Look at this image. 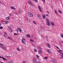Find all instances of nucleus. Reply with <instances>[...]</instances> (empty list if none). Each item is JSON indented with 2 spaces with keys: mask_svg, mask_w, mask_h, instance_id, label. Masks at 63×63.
<instances>
[{
  "mask_svg": "<svg viewBox=\"0 0 63 63\" xmlns=\"http://www.w3.org/2000/svg\"><path fill=\"white\" fill-rule=\"evenodd\" d=\"M28 15L30 16V17H33V15H32V14L31 13L29 12H28Z\"/></svg>",
  "mask_w": 63,
  "mask_h": 63,
  "instance_id": "1",
  "label": "nucleus"
},
{
  "mask_svg": "<svg viewBox=\"0 0 63 63\" xmlns=\"http://www.w3.org/2000/svg\"><path fill=\"white\" fill-rule=\"evenodd\" d=\"M16 31L17 32H18L19 31L20 33V32H21L22 30H21V29H20V28H18L16 29Z\"/></svg>",
  "mask_w": 63,
  "mask_h": 63,
  "instance_id": "2",
  "label": "nucleus"
},
{
  "mask_svg": "<svg viewBox=\"0 0 63 63\" xmlns=\"http://www.w3.org/2000/svg\"><path fill=\"white\" fill-rule=\"evenodd\" d=\"M46 20H47V25H50V23H49V21L48 19L47 18H46Z\"/></svg>",
  "mask_w": 63,
  "mask_h": 63,
  "instance_id": "3",
  "label": "nucleus"
},
{
  "mask_svg": "<svg viewBox=\"0 0 63 63\" xmlns=\"http://www.w3.org/2000/svg\"><path fill=\"white\" fill-rule=\"evenodd\" d=\"M28 3L29 4H30V5H31V6H33V4H32V3L31 2V1L30 0H29L28 1Z\"/></svg>",
  "mask_w": 63,
  "mask_h": 63,
  "instance_id": "4",
  "label": "nucleus"
},
{
  "mask_svg": "<svg viewBox=\"0 0 63 63\" xmlns=\"http://www.w3.org/2000/svg\"><path fill=\"white\" fill-rule=\"evenodd\" d=\"M22 41L23 44H25L26 41L25 39L23 38L22 40Z\"/></svg>",
  "mask_w": 63,
  "mask_h": 63,
  "instance_id": "5",
  "label": "nucleus"
},
{
  "mask_svg": "<svg viewBox=\"0 0 63 63\" xmlns=\"http://www.w3.org/2000/svg\"><path fill=\"white\" fill-rule=\"evenodd\" d=\"M38 53L40 55H41V54H42V51L41 50H39L38 51Z\"/></svg>",
  "mask_w": 63,
  "mask_h": 63,
  "instance_id": "6",
  "label": "nucleus"
},
{
  "mask_svg": "<svg viewBox=\"0 0 63 63\" xmlns=\"http://www.w3.org/2000/svg\"><path fill=\"white\" fill-rule=\"evenodd\" d=\"M51 61L52 62H53V63H56V61L55 59H53L51 60Z\"/></svg>",
  "mask_w": 63,
  "mask_h": 63,
  "instance_id": "7",
  "label": "nucleus"
},
{
  "mask_svg": "<svg viewBox=\"0 0 63 63\" xmlns=\"http://www.w3.org/2000/svg\"><path fill=\"white\" fill-rule=\"evenodd\" d=\"M10 8L12 10H16V8L14 7H13V6H12Z\"/></svg>",
  "mask_w": 63,
  "mask_h": 63,
  "instance_id": "8",
  "label": "nucleus"
},
{
  "mask_svg": "<svg viewBox=\"0 0 63 63\" xmlns=\"http://www.w3.org/2000/svg\"><path fill=\"white\" fill-rule=\"evenodd\" d=\"M47 45L48 47L49 48H50V45L49 44V43H47Z\"/></svg>",
  "mask_w": 63,
  "mask_h": 63,
  "instance_id": "9",
  "label": "nucleus"
},
{
  "mask_svg": "<svg viewBox=\"0 0 63 63\" xmlns=\"http://www.w3.org/2000/svg\"><path fill=\"white\" fill-rule=\"evenodd\" d=\"M38 8L40 11L41 12H42V11H41V10H42V9H41V7H40V6H38Z\"/></svg>",
  "mask_w": 63,
  "mask_h": 63,
  "instance_id": "10",
  "label": "nucleus"
},
{
  "mask_svg": "<svg viewBox=\"0 0 63 63\" xmlns=\"http://www.w3.org/2000/svg\"><path fill=\"white\" fill-rule=\"evenodd\" d=\"M6 19H7L8 20H9L10 19V16H8V17H6Z\"/></svg>",
  "mask_w": 63,
  "mask_h": 63,
  "instance_id": "11",
  "label": "nucleus"
},
{
  "mask_svg": "<svg viewBox=\"0 0 63 63\" xmlns=\"http://www.w3.org/2000/svg\"><path fill=\"white\" fill-rule=\"evenodd\" d=\"M37 16L39 17V18L40 19H41V15L39 14H37Z\"/></svg>",
  "mask_w": 63,
  "mask_h": 63,
  "instance_id": "12",
  "label": "nucleus"
},
{
  "mask_svg": "<svg viewBox=\"0 0 63 63\" xmlns=\"http://www.w3.org/2000/svg\"><path fill=\"white\" fill-rule=\"evenodd\" d=\"M8 28L10 30L11 32H13V29H12V28H10V27H9Z\"/></svg>",
  "mask_w": 63,
  "mask_h": 63,
  "instance_id": "13",
  "label": "nucleus"
},
{
  "mask_svg": "<svg viewBox=\"0 0 63 63\" xmlns=\"http://www.w3.org/2000/svg\"><path fill=\"white\" fill-rule=\"evenodd\" d=\"M2 58L4 60H5V61H7V59H6L4 57H2Z\"/></svg>",
  "mask_w": 63,
  "mask_h": 63,
  "instance_id": "14",
  "label": "nucleus"
},
{
  "mask_svg": "<svg viewBox=\"0 0 63 63\" xmlns=\"http://www.w3.org/2000/svg\"><path fill=\"white\" fill-rule=\"evenodd\" d=\"M47 52L48 53H50V54H51V52L49 51V50L48 49H47Z\"/></svg>",
  "mask_w": 63,
  "mask_h": 63,
  "instance_id": "15",
  "label": "nucleus"
},
{
  "mask_svg": "<svg viewBox=\"0 0 63 63\" xmlns=\"http://www.w3.org/2000/svg\"><path fill=\"white\" fill-rule=\"evenodd\" d=\"M42 16L43 18H46V15H43Z\"/></svg>",
  "mask_w": 63,
  "mask_h": 63,
  "instance_id": "16",
  "label": "nucleus"
},
{
  "mask_svg": "<svg viewBox=\"0 0 63 63\" xmlns=\"http://www.w3.org/2000/svg\"><path fill=\"white\" fill-rule=\"evenodd\" d=\"M8 63H13V62L12 61H10L8 62Z\"/></svg>",
  "mask_w": 63,
  "mask_h": 63,
  "instance_id": "17",
  "label": "nucleus"
},
{
  "mask_svg": "<svg viewBox=\"0 0 63 63\" xmlns=\"http://www.w3.org/2000/svg\"><path fill=\"white\" fill-rule=\"evenodd\" d=\"M27 37H29V38H30V35H29V34H28L27 35Z\"/></svg>",
  "mask_w": 63,
  "mask_h": 63,
  "instance_id": "18",
  "label": "nucleus"
},
{
  "mask_svg": "<svg viewBox=\"0 0 63 63\" xmlns=\"http://www.w3.org/2000/svg\"><path fill=\"white\" fill-rule=\"evenodd\" d=\"M9 15L10 16H13V13H11L10 14H9Z\"/></svg>",
  "mask_w": 63,
  "mask_h": 63,
  "instance_id": "19",
  "label": "nucleus"
},
{
  "mask_svg": "<svg viewBox=\"0 0 63 63\" xmlns=\"http://www.w3.org/2000/svg\"><path fill=\"white\" fill-rule=\"evenodd\" d=\"M38 48L40 50H42V48L39 47V46H38Z\"/></svg>",
  "mask_w": 63,
  "mask_h": 63,
  "instance_id": "20",
  "label": "nucleus"
},
{
  "mask_svg": "<svg viewBox=\"0 0 63 63\" xmlns=\"http://www.w3.org/2000/svg\"><path fill=\"white\" fill-rule=\"evenodd\" d=\"M2 48H4V50H7L6 48V47H5L2 46Z\"/></svg>",
  "mask_w": 63,
  "mask_h": 63,
  "instance_id": "21",
  "label": "nucleus"
},
{
  "mask_svg": "<svg viewBox=\"0 0 63 63\" xmlns=\"http://www.w3.org/2000/svg\"><path fill=\"white\" fill-rule=\"evenodd\" d=\"M51 24L53 26H54V23L53 22H52L51 23Z\"/></svg>",
  "mask_w": 63,
  "mask_h": 63,
  "instance_id": "22",
  "label": "nucleus"
},
{
  "mask_svg": "<svg viewBox=\"0 0 63 63\" xmlns=\"http://www.w3.org/2000/svg\"><path fill=\"white\" fill-rule=\"evenodd\" d=\"M61 54H62V58H63V53H61Z\"/></svg>",
  "mask_w": 63,
  "mask_h": 63,
  "instance_id": "23",
  "label": "nucleus"
},
{
  "mask_svg": "<svg viewBox=\"0 0 63 63\" xmlns=\"http://www.w3.org/2000/svg\"><path fill=\"white\" fill-rule=\"evenodd\" d=\"M22 11L21 9H19V10L18 11L19 13H21Z\"/></svg>",
  "mask_w": 63,
  "mask_h": 63,
  "instance_id": "24",
  "label": "nucleus"
},
{
  "mask_svg": "<svg viewBox=\"0 0 63 63\" xmlns=\"http://www.w3.org/2000/svg\"><path fill=\"white\" fill-rule=\"evenodd\" d=\"M17 50H18V51H20V49H19V48H17Z\"/></svg>",
  "mask_w": 63,
  "mask_h": 63,
  "instance_id": "25",
  "label": "nucleus"
},
{
  "mask_svg": "<svg viewBox=\"0 0 63 63\" xmlns=\"http://www.w3.org/2000/svg\"><path fill=\"white\" fill-rule=\"evenodd\" d=\"M8 21H5V22L6 24H7L8 23Z\"/></svg>",
  "mask_w": 63,
  "mask_h": 63,
  "instance_id": "26",
  "label": "nucleus"
},
{
  "mask_svg": "<svg viewBox=\"0 0 63 63\" xmlns=\"http://www.w3.org/2000/svg\"><path fill=\"white\" fill-rule=\"evenodd\" d=\"M58 12H59V13H60V14H62V12H61V11H60L59 10H58Z\"/></svg>",
  "mask_w": 63,
  "mask_h": 63,
  "instance_id": "27",
  "label": "nucleus"
},
{
  "mask_svg": "<svg viewBox=\"0 0 63 63\" xmlns=\"http://www.w3.org/2000/svg\"><path fill=\"white\" fill-rule=\"evenodd\" d=\"M0 46H3L4 45V44H1V43H0Z\"/></svg>",
  "mask_w": 63,
  "mask_h": 63,
  "instance_id": "28",
  "label": "nucleus"
},
{
  "mask_svg": "<svg viewBox=\"0 0 63 63\" xmlns=\"http://www.w3.org/2000/svg\"><path fill=\"white\" fill-rule=\"evenodd\" d=\"M14 14H15V15H17V13L16 12H15L14 13Z\"/></svg>",
  "mask_w": 63,
  "mask_h": 63,
  "instance_id": "29",
  "label": "nucleus"
},
{
  "mask_svg": "<svg viewBox=\"0 0 63 63\" xmlns=\"http://www.w3.org/2000/svg\"><path fill=\"white\" fill-rule=\"evenodd\" d=\"M30 41H31V42H33V41H34L32 39H30Z\"/></svg>",
  "mask_w": 63,
  "mask_h": 63,
  "instance_id": "30",
  "label": "nucleus"
},
{
  "mask_svg": "<svg viewBox=\"0 0 63 63\" xmlns=\"http://www.w3.org/2000/svg\"><path fill=\"white\" fill-rule=\"evenodd\" d=\"M34 50L35 52H37V50H36V49H34Z\"/></svg>",
  "mask_w": 63,
  "mask_h": 63,
  "instance_id": "31",
  "label": "nucleus"
},
{
  "mask_svg": "<svg viewBox=\"0 0 63 63\" xmlns=\"http://www.w3.org/2000/svg\"><path fill=\"white\" fill-rule=\"evenodd\" d=\"M54 10H55V13H56V14H57V11H56V10H55V9Z\"/></svg>",
  "mask_w": 63,
  "mask_h": 63,
  "instance_id": "32",
  "label": "nucleus"
},
{
  "mask_svg": "<svg viewBox=\"0 0 63 63\" xmlns=\"http://www.w3.org/2000/svg\"><path fill=\"white\" fill-rule=\"evenodd\" d=\"M7 38H8V39H10L11 40H12V39L11 38H10V37H7Z\"/></svg>",
  "mask_w": 63,
  "mask_h": 63,
  "instance_id": "33",
  "label": "nucleus"
},
{
  "mask_svg": "<svg viewBox=\"0 0 63 63\" xmlns=\"http://www.w3.org/2000/svg\"><path fill=\"white\" fill-rule=\"evenodd\" d=\"M3 24H6V23L5 22V21H4V22L3 23Z\"/></svg>",
  "mask_w": 63,
  "mask_h": 63,
  "instance_id": "34",
  "label": "nucleus"
},
{
  "mask_svg": "<svg viewBox=\"0 0 63 63\" xmlns=\"http://www.w3.org/2000/svg\"><path fill=\"white\" fill-rule=\"evenodd\" d=\"M45 59H47V57H45L44 58Z\"/></svg>",
  "mask_w": 63,
  "mask_h": 63,
  "instance_id": "35",
  "label": "nucleus"
},
{
  "mask_svg": "<svg viewBox=\"0 0 63 63\" xmlns=\"http://www.w3.org/2000/svg\"><path fill=\"white\" fill-rule=\"evenodd\" d=\"M34 1H35V2H38L37 0H34Z\"/></svg>",
  "mask_w": 63,
  "mask_h": 63,
  "instance_id": "36",
  "label": "nucleus"
},
{
  "mask_svg": "<svg viewBox=\"0 0 63 63\" xmlns=\"http://www.w3.org/2000/svg\"><path fill=\"white\" fill-rule=\"evenodd\" d=\"M0 28L1 29H3V27H0Z\"/></svg>",
  "mask_w": 63,
  "mask_h": 63,
  "instance_id": "37",
  "label": "nucleus"
},
{
  "mask_svg": "<svg viewBox=\"0 0 63 63\" xmlns=\"http://www.w3.org/2000/svg\"><path fill=\"white\" fill-rule=\"evenodd\" d=\"M61 37L62 38H63V34H62L61 35Z\"/></svg>",
  "mask_w": 63,
  "mask_h": 63,
  "instance_id": "38",
  "label": "nucleus"
},
{
  "mask_svg": "<svg viewBox=\"0 0 63 63\" xmlns=\"http://www.w3.org/2000/svg\"><path fill=\"white\" fill-rule=\"evenodd\" d=\"M33 22L34 24H36V23L34 21H33Z\"/></svg>",
  "mask_w": 63,
  "mask_h": 63,
  "instance_id": "39",
  "label": "nucleus"
},
{
  "mask_svg": "<svg viewBox=\"0 0 63 63\" xmlns=\"http://www.w3.org/2000/svg\"><path fill=\"white\" fill-rule=\"evenodd\" d=\"M14 35H17V34L16 33H14Z\"/></svg>",
  "mask_w": 63,
  "mask_h": 63,
  "instance_id": "40",
  "label": "nucleus"
},
{
  "mask_svg": "<svg viewBox=\"0 0 63 63\" xmlns=\"http://www.w3.org/2000/svg\"><path fill=\"white\" fill-rule=\"evenodd\" d=\"M59 51H60V52H62V50H60V49H59Z\"/></svg>",
  "mask_w": 63,
  "mask_h": 63,
  "instance_id": "41",
  "label": "nucleus"
},
{
  "mask_svg": "<svg viewBox=\"0 0 63 63\" xmlns=\"http://www.w3.org/2000/svg\"><path fill=\"white\" fill-rule=\"evenodd\" d=\"M58 51V52H59V53H60L61 54V53H62V52H60V51Z\"/></svg>",
  "mask_w": 63,
  "mask_h": 63,
  "instance_id": "42",
  "label": "nucleus"
},
{
  "mask_svg": "<svg viewBox=\"0 0 63 63\" xmlns=\"http://www.w3.org/2000/svg\"><path fill=\"white\" fill-rule=\"evenodd\" d=\"M36 57L37 58H39V56H38V55H36Z\"/></svg>",
  "mask_w": 63,
  "mask_h": 63,
  "instance_id": "43",
  "label": "nucleus"
},
{
  "mask_svg": "<svg viewBox=\"0 0 63 63\" xmlns=\"http://www.w3.org/2000/svg\"><path fill=\"white\" fill-rule=\"evenodd\" d=\"M4 37H5L7 38V36H6V35H5V34H4Z\"/></svg>",
  "mask_w": 63,
  "mask_h": 63,
  "instance_id": "44",
  "label": "nucleus"
},
{
  "mask_svg": "<svg viewBox=\"0 0 63 63\" xmlns=\"http://www.w3.org/2000/svg\"><path fill=\"white\" fill-rule=\"evenodd\" d=\"M56 47L58 49H59V47H58L56 46Z\"/></svg>",
  "mask_w": 63,
  "mask_h": 63,
  "instance_id": "45",
  "label": "nucleus"
},
{
  "mask_svg": "<svg viewBox=\"0 0 63 63\" xmlns=\"http://www.w3.org/2000/svg\"><path fill=\"white\" fill-rule=\"evenodd\" d=\"M4 33L5 34V35H6L7 34V33H6V32H4Z\"/></svg>",
  "mask_w": 63,
  "mask_h": 63,
  "instance_id": "46",
  "label": "nucleus"
},
{
  "mask_svg": "<svg viewBox=\"0 0 63 63\" xmlns=\"http://www.w3.org/2000/svg\"><path fill=\"white\" fill-rule=\"evenodd\" d=\"M23 63H25V62L24 61H23Z\"/></svg>",
  "mask_w": 63,
  "mask_h": 63,
  "instance_id": "47",
  "label": "nucleus"
},
{
  "mask_svg": "<svg viewBox=\"0 0 63 63\" xmlns=\"http://www.w3.org/2000/svg\"><path fill=\"white\" fill-rule=\"evenodd\" d=\"M48 14H46V16H48Z\"/></svg>",
  "mask_w": 63,
  "mask_h": 63,
  "instance_id": "48",
  "label": "nucleus"
},
{
  "mask_svg": "<svg viewBox=\"0 0 63 63\" xmlns=\"http://www.w3.org/2000/svg\"><path fill=\"white\" fill-rule=\"evenodd\" d=\"M43 1H44V2H45V0H42Z\"/></svg>",
  "mask_w": 63,
  "mask_h": 63,
  "instance_id": "49",
  "label": "nucleus"
},
{
  "mask_svg": "<svg viewBox=\"0 0 63 63\" xmlns=\"http://www.w3.org/2000/svg\"><path fill=\"white\" fill-rule=\"evenodd\" d=\"M6 57H9L10 56H6Z\"/></svg>",
  "mask_w": 63,
  "mask_h": 63,
  "instance_id": "50",
  "label": "nucleus"
},
{
  "mask_svg": "<svg viewBox=\"0 0 63 63\" xmlns=\"http://www.w3.org/2000/svg\"><path fill=\"white\" fill-rule=\"evenodd\" d=\"M38 63H40V62L39 61H38Z\"/></svg>",
  "mask_w": 63,
  "mask_h": 63,
  "instance_id": "51",
  "label": "nucleus"
},
{
  "mask_svg": "<svg viewBox=\"0 0 63 63\" xmlns=\"http://www.w3.org/2000/svg\"><path fill=\"white\" fill-rule=\"evenodd\" d=\"M0 3L2 4V2H1V1H0Z\"/></svg>",
  "mask_w": 63,
  "mask_h": 63,
  "instance_id": "52",
  "label": "nucleus"
},
{
  "mask_svg": "<svg viewBox=\"0 0 63 63\" xmlns=\"http://www.w3.org/2000/svg\"><path fill=\"white\" fill-rule=\"evenodd\" d=\"M0 58H2V57H1V56H0Z\"/></svg>",
  "mask_w": 63,
  "mask_h": 63,
  "instance_id": "53",
  "label": "nucleus"
},
{
  "mask_svg": "<svg viewBox=\"0 0 63 63\" xmlns=\"http://www.w3.org/2000/svg\"><path fill=\"white\" fill-rule=\"evenodd\" d=\"M46 38H48V37H47V36H46Z\"/></svg>",
  "mask_w": 63,
  "mask_h": 63,
  "instance_id": "54",
  "label": "nucleus"
},
{
  "mask_svg": "<svg viewBox=\"0 0 63 63\" xmlns=\"http://www.w3.org/2000/svg\"><path fill=\"white\" fill-rule=\"evenodd\" d=\"M47 13H48V14H49V12H48V11H47Z\"/></svg>",
  "mask_w": 63,
  "mask_h": 63,
  "instance_id": "55",
  "label": "nucleus"
},
{
  "mask_svg": "<svg viewBox=\"0 0 63 63\" xmlns=\"http://www.w3.org/2000/svg\"><path fill=\"white\" fill-rule=\"evenodd\" d=\"M1 26V22H0V26Z\"/></svg>",
  "mask_w": 63,
  "mask_h": 63,
  "instance_id": "56",
  "label": "nucleus"
},
{
  "mask_svg": "<svg viewBox=\"0 0 63 63\" xmlns=\"http://www.w3.org/2000/svg\"><path fill=\"white\" fill-rule=\"evenodd\" d=\"M27 20H28V18H27Z\"/></svg>",
  "mask_w": 63,
  "mask_h": 63,
  "instance_id": "57",
  "label": "nucleus"
},
{
  "mask_svg": "<svg viewBox=\"0 0 63 63\" xmlns=\"http://www.w3.org/2000/svg\"><path fill=\"white\" fill-rule=\"evenodd\" d=\"M60 46H61V47H62V45H60Z\"/></svg>",
  "mask_w": 63,
  "mask_h": 63,
  "instance_id": "58",
  "label": "nucleus"
},
{
  "mask_svg": "<svg viewBox=\"0 0 63 63\" xmlns=\"http://www.w3.org/2000/svg\"><path fill=\"white\" fill-rule=\"evenodd\" d=\"M29 21L30 22V20H29Z\"/></svg>",
  "mask_w": 63,
  "mask_h": 63,
  "instance_id": "59",
  "label": "nucleus"
},
{
  "mask_svg": "<svg viewBox=\"0 0 63 63\" xmlns=\"http://www.w3.org/2000/svg\"><path fill=\"white\" fill-rule=\"evenodd\" d=\"M62 43H63V41H62Z\"/></svg>",
  "mask_w": 63,
  "mask_h": 63,
  "instance_id": "60",
  "label": "nucleus"
},
{
  "mask_svg": "<svg viewBox=\"0 0 63 63\" xmlns=\"http://www.w3.org/2000/svg\"><path fill=\"white\" fill-rule=\"evenodd\" d=\"M38 33H39V32L38 31Z\"/></svg>",
  "mask_w": 63,
  "mask_h": 63,
  "instance_id": "61",
  "label": "nucleus"
},
{
  "mask_svg": "<svg viewBox=\"0 0 63 63\" xmlns=\"http://www.w3.org/2000/svg\"><path fill=\"white\" fill-rule=\"evenodd\" d=\"M2 4H3V3H2Z\"/></svg>",
  "mask_w": 63,
  "mask_h": 63,
  "instance_id": "62",
  "label": "nucleus"
},
{
  "mask_svg": "<svg viewBox=\"0 0 63 63\" xmlns=\"http://www.w3.org/2000/svg\"><path fill=\"white\" fill-rule=\"evenodd\" d=\"M43 37L44 38V36H43Z\"/></svg>",
  "mask_w": 63,
  "mask_h": 63,
  "instance_id": "63",
  "label": "nucleus"
}]
</instances>
